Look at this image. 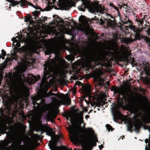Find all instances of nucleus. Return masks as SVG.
Returning a JSON list of instances; mask_svg holds the SVG:
<instances>
[{"mask_svg":"<svg viewBox=\"0 0 150 150\" xmlns=\"http://www.w3.org/2000/svg\"><path fill=\"white\" fill-rule=\"evenodd\" d=\"M112 91H114L115 94L118 93L123 96L122 98L118 103V104L114 107V114H113L114 120L116 121L117 118V116H121L120 108L122 107L123 105L132 112L138 115H140L143 110V108L141 106H137L136 100L133 96L131 94L128 93L130 89L128 88H120L118 87H112Z\"/></svg>","mask_w":150,"mask_h":150,"instance_id":"nucleus-1","label":"nucleus"},{"mask_svg":"<svg viewBox=\"0 0 150 150\" xmlns=\"http://www.w3.org/2000/svg\"><path fill=\"white\" fill-rule=\"evenodd\" d=\"M65 69L69 68V66H62ZM69 72L76 74L78 73H82L83 71H87L91 73L92 71V75L95 81L96 82L98 85L100 86L103 85L104 79L106 76L105 73H110L112 71V66H101V67L96 69L92 71L96 66H71Z\"/></svg>","mask_w":150,"mask_h":150,"instance_id":"nucleus-2","label":"nucleus"},{"mask_svg":"<svg viewBox=\"0 0 150 150\" xmlns=\"http://www.w3.org/2000/svg\"><path fill=\"white\" fill-rule=\"evenodd\" d=\"M54 96L55 97L51 98V99L54 105L57 106H59L61 104L69 105L71 104V99L68 97H66L62 99L61 100H58L56 97H59V95L56 93H52V91H50L48 92H41L38 93L36 96L31 98L32 100V104L34 105V108L37 109L45 102L44 99L45 97H48L50 96Z\"/></svg>","mask_w":150,"mask_h":150,"instance_id":"nucleus-3","label":"nucleus"},{"mask_svg":"<svg viewBox=\"0 0 150 150\" xmlns=\"http://www.w3.org/2000/svg\"><path fill=\"white\" fill-rule=\"evenodd\" d=\"M9 93L11 98L7 104L9 110L14 109L16 110L18 106V100L20 98H23V96L28 95L25 88L19 84L16 81L12 83L10 87Z\"/></svg>","mask_w":150,"mask_h":150,"instance_id":"nucleus-4","label":"nucleus"},{"mask_svg":"<svg viewBox=\"0 0 150 150\" xmlns=\"http://www.w3.org/2000/svg\"><path fill=\"white\" fill-rule=\"evenodd\" d=\"M70 130L72 134L71 137L72 142L76 144H84L85 148L88 150H91L92 147L96 145V143L93 141L86 140L85 135L83 134V132L80 128L74 129L71 127Z\"/></svg>","mask_w":150,"mask_h":150,"instance_id":"nucleus-5","label":"nucleus"},{"mask_svg":"<svg viewBox=\"0 0 150 150\" xmlns=\"http://www.w3.org/2000/svg\"><path fill=\"white\" fill-rule=\"evenodd\" d=\"M19 50L20 52L23 53V58L21 59V61L28 65L18 64L17 66H34L33 64L35 63L36 59L33 57V50L29 47L24 46L20 48Z\"/></svg>","mask_w":150,"mask_h":150,"instance_id":"nucleus-6","label":"nucleus"},{"mask_svg":"<svg viewBox=\"0 0 150 150\" xmlns=\"http://www.w3.org/2000/svg\"><path fill=\"white\" fill-rule=\"evenodd\" d=\"M110 54L112 57L110 58V60L113 61L117 62L118 58H120L121 59H124V62H126V66L131 64L132 66H137L135 64V62L134 58H131V56L129 57L128 55H127L125 57H123L121 55L122 52L118 48L114 50L113 53L111 51H110Z\"/></svg>","mask_w":150,"mask_h":150,"instance_id":"nucleus-7","label":"nucleus"},{"mask_svg":"<svg viewBox=\"0 0 150 150\" xmlns=\"http://www.w3.org/2000/svg\"><path fill=\"white\" fill-rule=\"evenodd\" d=\"M57 66H45L44 71V76L43 77L40 86L43 88L45 85L47 83L46 80L51 76H53L57 72V70L56 67Z\"/></svg>","mask_w":150,"mask_h":150,"instance_id":"nucleus-8","label":"nucleus"},{"mask_svg":"<svg viewBox=\"0 0 150 150\" xmlns=\"http://www.w3.org/2000/svg\"><path fill=\"white\" fill-rule=\"evenodd\" d=\"M54 3L56 0H52ZM58 1L60 3L61 6L64 10L66 11L69 10L72 6H75V3L71 0H59Z\"/></svg>","mask_w":150,"mask_h":150,"instance_id":"nucleus-9","label":"nucleus"},{"mask_svg":"<svg viewBox=\"0 0 150 150\" xmlns=\"http://www.w3.org/2000/svg\"><path fill=\"white\" fill-rule=\"evenodd\" d=\"M88 54L89 57L94 62H99V56L97 51L94 49H92L88 52Z\"/></svg>","mask_w":150,"mask_h":150,"instance_id":"nucleus-10","label":"nucleus"},{"mask_svg":"<svg viewBox=\"0 0 150 150\" xmlns=\"http://www.w3.org/2000/svg\"><path fill=\"white\" fill-rule=\"evenodd\" d=\"M28 66H16L15 71L13 72V74L15 77L21 78L22 73L25 72Z\"/></svg>","mask_w":150,"mask_h":150,"instance_id":"nucleus-11","label":"nucleus"},{"mask_svg":"<svg viewBox=\"0 0 150 150\" xmlns=\"http://www.w3.org/2000/svg\"><path fill=\"white\" fill-rule=\"evenodd\" d=\"M40 79V76H38V77L34 76L32 74H28V77L26 79L27 82L28 83V85L32 83H34L38 80Z\"/></svg>","mask_w":150,"mask_h":150,"instance_id":"nucleus-12","label":"nucleus"},{"mask_svg":"<svg viewBox=\"0 0 150 150\" xmlns=\"http://www.w3.org/2000/svg\"><path fill=\"white\" fill-rule=\"evenodd\" d=\"M40 131L41 134H42L44 132H46L47 135L51 137L52 138L54 134L53 129L49 127H44L41 129Z\"/></svg>","mask_w":150,"mask_h":150,"instance_id":"nucleus-13","label":"nucleus"},{"mask_svg":"<svg viewBox=\"0 0 150 150\" xmlns=\"http://www.w3.org/2000/svg\"><path fill=\"white\" fill-rule=\"evenodd\" d=\"M147 16L146 15H144V17L142 18H140L139 17L136 18L135 21H136V22H137L138 24L139 23V24L142 27H143L144 21H145L146 23L148 24L147 25H150L149 22L146 19V18H147Z\"/></svg>","mask_w":150,"mask_h":150,"instance_id":"nucleus-14","label":"nucleus"},{"mask_svg":"<svg viewBox=\"0 0 150 150\" xmlns=\"http://www.w3.org/2000/svg\"><path fill=\"white\" fill-rule=\"evenodd\" d=\"M49 145L50 148L51 149L52 148H54L53 150H71V149H68L65 146H62L61 147L60 146H56L54 143L52 142L49 144Z\"/></svg>","mask_w":150,"mask_h":150,"instance_id":"nucleus-15","label":"nucleus"},{"mask_svg":"<svg viewBox=\"0 0 150 150\" xmlns=\"http://www.w3.org/2000/svg\"><path fill=\"white\" fill-rule=\"evenodd\" d=\"M131 28L132 29L133 31L135 33V37L137 38V39L140 40V36L141 35L140 32L141 30L139 28L135 27L134 26L132 25L131 27Z\"/></svg>","mask_w":150,"mask_h":150,"instance_id":"nucleus-16","label":"nucleus"},{"mask_svg":"<svg viewBox=\"0 0 150 150\" xmlns=\"http://www.w3.org/2000/svg\"><path fill=\"white\" fill-rule=\"evenodd\" d=\"M83 93L87 96H89L91 93V86L88 84L83 86Z\"/></svg>","mask_w":150,"mask_h":150,"instance_id":"nucleus-17","label":"nucleus"},{"mask_svg":"<svg viewBox=\"0 0 150 150\" xmlns=\"http://www.w3.org/2000/svg\"><path fill=\"white\" fill-rule=\"evenodd\" d=\"M20 2V6L21 7H23L24 6H25L26 5L31 6L33 7H35L34 6L33 4L30 2H28L26 0H21L19 1Z\"/></svg>","mask_w":150,"mask_h":150,"instance_id":"nucleus-18","label":"nucleus"},{"mask_svg":"<svg viewBox=\"0 0 150 150\" xmlns=\"http://www.w3.org/2000/svg\"><path fill=\"white\" fill-rule=\"evenodd\" d=\"M139 67H137V69H138L139 68H142L141 67H143V69H144L143 71L145 72L147 75H150V66H137Z\"/></svg>","mask_w":150,"mask_h":150,"instance_id":"nucleus-19","label":"nucleus"},{"mask_svg":"<svg viewBox=\"0 0 150 150\" xmlns=\"http://www.w3.org/2000/svg\"><path fill=\"white\" fill-rule=\"evenodd\" d=\"M59 65L55 64L53 65H47L45 64H44L42 66H68L67 64H65L66 62L65 60L64 59H62L61 60H59Z\"/></svg>","mask_w":150,"mask_h":150,"instance_id":"nucleus-20","label":"nucleus"},{"mask_svg":"<svg viewBox=\"0 0 150 150\" xmlns=\"http://www.w3.org/2000/svg\"><path fill=\"white\" fill-rule=\"evenodd\" d=\"M83 117L82 115H78L76 120L79 125V127H81V125L83 122Z\"/></svg>","mask_w":150,"mask_h":150,"instance_id":"nucleus-21","label":"nucleus"},{"mask_svg":"<svg viewBox=\"0 0 150 150\" xmlns=\"http://www.w3.org/2000/svg\"><path fill=\"white\" fill-rule=\"evenodd\" d=\"M84 124V128H85V123H83ZM85 130L86 132V133H88L89 134L93 135L94 134V131L93 130V129L91 128H87L86 129H84Z\"/></svg>","mask_w":150,"mask_h":150,"instance_id":"nucleus-22","label":"nucleus"},{"mask_svg":"<svg viewBox=\"0 0 150 150\" xmlns=\"http://www.w3.org/2000/svg\"><path fill=\"white\" fill-rule=\"evenodd\" d=\"M141 39H144L146 42L148 43V46H150V39L149 37L141 35L140 36V40Z\"/></svg>","mask_w":150,"mask_h":150,"instance_id":"nucleus-23","label":"nucleus"},{"mask_svg":"<svg viewBox=\"0 0 150 150\" xmlns=\"http://www.w3.org/2000/svg\"><path fill=\"white\" fill-rule=\"evenodd\" d=\"M134 125L135 129L139 131L142 126V124L140 122L136 121L134 122Z\"/></svg>","mask_w":150,"mask_h":150,"instance_id":"nucleus-24","label":"nucleus"},{"mask_svg":"<svg viewBox=\"0 0 150 150\" xmlns=\"http://www.w3.org/2000/svg\"><path fill=\"white\" fill-rule=\"evenodd\" d=\"M125 21H122L121 20V21L123 24H126L129 23L130 24H132V22L129 19L128 16H125Z\"/></svg>","mask_w":150,"mask_h":150,"instance_id":"nucleus-25","label":"nucleus"},{"mask_svg":"<svg viewBox=\"0 0 150 150\" xmlns=\"http://www.w3.org/2000/svg\"><path fill=\"white\" fill-rule=\"evenodd\" d=\"M12 59L11 57H7L5 59L4 62L5 65H1L0 66H8L7 64H9L12 61Z\"/></svg>","mask_w":150,"mask_h":150,"instance_id":"nucleus-26","label":"nucleus"},{"mask_svg":"<svg viewBox=\"0 0 150 150\" xmlns=\"http://www.w3.org/2000/svg\"><path fill=\"white\" fill-rule=\"evenodd\" d=\"M52 50L51 48H47L46 49L45 52V53L47 54H52Z\"/></svg>","mask_w":150,"mask_h":150,"instance_id":"nucleus-27","label":"nucleus"},{"mask_svg":"<svg viewBox=\"0 0 150 150\" xmlns=\"http://www.w3.org/2000/svg\"><path fill=\"white\" fill-rule=\"evenodd\" d=\"M11 2V3L12 4V6L13 7L20 4L19 1H15L14 0H12Z\"/></svg>","mask_w":150,"mask_h":150,"instance_id":"nucleus-28","label":"nucleus"},{"mask_svg":"<svg viewBox=\"0 0 150 150\" xmlns=\"http://www.w3.org/2000/svg\"><path fill=\"white\" fill-rule=\"evenodd\" d=\"M85 18L84 16L83 15H81L79 17V21L81 23H83L85 21Z\"/></svg>","mask_w":150,"mask_h":150,"instance_id":"nucleus-29","label":"nucleus"},{"mask_svg":"<svg viewBox=\"0 0 150 150\" xmlns=\"http://www.w3.org/2000/svg\"><path fill=\"white\" fill-rule=\"evenodd\" d=\"M137 40H138L137 39V38H135H135L134 39H132L131 38H127V41L128 42L131 43Z\"/></svg>","mask_w":150,"mask_h":150,"instance_id":"nucleus-30","label":"nucleus"},{"mask_svg":"<svg viewBox=\"0 0 150 150\" xmlns=\"http://www.w3.org/2000/svg\"><path fill=\"white\" fill-rule=\"evenodd\" d=\"M17 34H18V36H16V38L15 37H13V38L12 39V40L13 42L14 43H16L17 42V40L16 39V38H19L20 37L19 36V32H18V33H17Z\"/></svg>","mask_w":150,"mask_h":150,"instance_id":"nucleus-31","label":"nucleus"},{"mask_svg":"<svg viewBox=\"0 0 150 150\" xmlns=\"http://www.w3.org/2000/svg\"><path fill=\"white\" fill-rule=\"evenodd\" d=\"M126 12L127 14L129 13H133V11L132 9L130 8V7L127 6V10H126Z\"/></svg>","mask_w":150,"mask_h":150,"instance_id":"nucleus-32","label":"nucleus"},{"mask_svg":"<svg viewBox=\"0 0 150 150\" xmlns=\"http://www.w3.org/2000/svg\"><path fill=\"white\" fill-rule=\"evenodd\" d=\"M49 117L51 120H52L53 119L56 117V115L53 113H52L49 115Z\"/></svg>","mask_w":150,"mask_h":150,"instance_id":"nucleus-33","label":"nucleus"},{"mask_svg":"<svg viewBox=\"0 0 150 150\" xmlns=\"http://www.w3.org/2000/svg\"><path fill=\"white\" fill-rule=\"evenodd\" d=\"M40 13V11H35L34 13H33V15L35 17H37Z\"/></svg>","mask_w":150,"mask_h":150,"instance_id":"nucleus-34","label":"nucleus"},{"mask_svg":"<svg viewBox=\"0 0 150 150\" xmlns=\"http://www.w3.org/2000/svg\"><path fill=\"white\" fill-rule=\"evenodd\" d=\"M106 127L107 129L109 130H112V127L109 124H107L106 125Z\"/></svg>","mask_w":150,"mask_h":150,"instance_id":"nucleus-35","label":"nucleus"},{"mask_svg":"<svg viewBox=\"0 0 150 150\" xmlns=\"http://www.w3.org/2000/svg\"><path fill=\"white\" fill-rule=\"evenodd\" d=\"M33 137L35 140L37 141L39 138L40 136L38 134H35L34 135Z\"/></svg>","mask_w":150,"mask_h":150,"instance_id":"nucleus-36","label":"nucleus"},{"mask_svg":"<svg viewBox=\"0 0 150 150\" xmlns=\"http://www.w3.org/2000/svg\"><path fill=\"white\" fill-rule=\"evenodd\" d=\"M76 86L75 85H74V87L72 88V92L73 93V94H74L76 91V88L75 87Z\"/></svg>","mask_w":150,"mask_h":150,"instance_id":"nucleus-37","label":"nucleus"},{"mask_svg":"<svg viewBox=\"0 0 150 150\" xmlns=\"http://www.w3.org/2000/svg\"><path fill=\"white\" fill-rule=\"evenodd\" d=\"M143 27H142L143 29H147V28H146V27H148V28H150V25H147L146 23L144 24H143Z\"/></svg>","mask_w":150,"mask_h":150,"instance_id":"nucleus-38","label":"nucleus"},{"mask_svg":"<svg viewBox=\"0 0 150 150\" xmlns=\"http://www.w3.org/2000/svg\"><path fill=\"white\" fill-rule=\"evenodd\" d=\"M8 144H6V145L5 144H2L1 146V148L3 150L5 149L6 147L7 146Z\"/></svg>","mask_w":150,"mask_h":150,"instance_id":"nucleus-39","label":"nucleus"},{"mask_svg":"<svg viewBox=\"0 0 150 150\" xmlns=\"http://www.w3.org/2000/svg\"><path fill=\"white\" fill-rule=\"evenodd\" d=\"M133 124L132 123L130 124L129 128V129H128L131 132H132V130H131V129L132 128L133 126Z\"/></svg>","mask_w":150,"mask_h":150,"instance_id":"nucleus-40","label":"nucleus"},{"mask_svg":"<svg viewBox=\"0 0 150 150\" xmlns=\"http://www.w3.org/2000/svg\"><path fill=\"white\" fill-rule=\"evenodd\" d=\"M147 30L146 31L147 34L150 36V28H148L147 29Z\"/></svg>","mask_w":150,"mask_h":150,"instance_id":"nucleus-41","label":"nucleus"},{"mask_svg":"<svg viewBox=\"0 0 150 150\" xmlns=\"http://www.w3.org/2000/svg\"><path fill=\"white\" fill-rule=\"evenodd\" d=\"M1 52H2V55H3L4 56H5L6 55V52L4 50H3V49L2 50Z\"/></svg>","mask_w":150,"mask_h":150,"instance_id":"nucleus-42","label":"nucleus"},{"mask_svg":"<svg viewBox=\"0 0 150 150\" xmlns=\"http://www.w3.org/2000/svg\"><path fill=\"white\" fill-rule=\"evenodd\" d=\"M100 21L99 24L101 25H103L105 23V21L102 18L100 19Z\"/></svg>","mask_w":150,"mask_h":150,"instance_id":"nucleus-43","label":"nucleus"},{"mask_svg":"<svg viewBox=\"0 0 150 150\" xmlns=\"http://www.w3.org/2000/svg\"><path fill=\"white\" fill-rule=\"evenodd\" d=\"M53 18H56L58 19L59 20H61V18H59V16L57 15H53Z\"/></svg>","mask_w":150,"mask_h":150,"instance_id":"nucleus-44","label":"nucleus"},{"mask_svg":"<svg viewBox=\"0 0 150 150\" xmlns=\"http://www.w3.org/2000/svg\"><path fill=\"white\" fill-rule=\"evenodd\" d=\"M25 128H26V127L23 126L22 127V130L23 133H25Z\"/></svg>","mask_w":150,"mask_h":150,"instance_id":"nucleus-45","label":"nucleus"},{"mask_svg":"<svg viewBox=\"0 0 150 150\" xmlns=\"http://www.w3.org/2000/svg\"><path fill=\"white\" fill-rule=\"evenodd\" d=\"M21 44L20 43L17 42H16V46L14 48H15L16 47H19L21 46Z\"/></svg>","mask_w":150,"mask_h":150,"instance_id":"nucleus-46","label":"nucleus"},{"mask_svg":"<svg viewBox=\"0 0 150 150\" xmlns=\"http://www.w3.org/2000/svg\"><path fill=\"white\" fill-rule=\"evenodd\" d=\"M119 13V15L120 14V12L119 11V8L117 7H116L115 6L113 7Z\"/></svg>","mask_w":150,"mask_h":150,"instance_id":"nucleus-47","label":"nucleus"},{"mask_svg":"<svg viewBox=\"0 0 150 150\" xmlns=\"http://www.w3.org/2000/svg\"><path fill=\"white\" fill-rule=\"evenodd\" d=\"M143 66H149V63L148 62H144L143 63Z\"/></svg>","mask_w":150,"mask_h":150,"instance_id":"nucleus-48","label":"nucleus"},{"mask_svg":"<svg viewBox=\"0 0 150 150\" xmlns=\"http://www.w3.org/2000/svg\"><path fill=\"white\" fill-rule=\"evenodd\" d=\"M25 17L26 18L25 19V22H28L30 20V18L28 17L27 16H26Z\"/></svg>","mask_w":150,"mask_h":150,"instance_id":"nucleus-49","label":"nucleus"},{"mask_svg":"<svg viewBox=\"0 0 150 150\" xmlns=\"http://www.w3.org/2000/svg\"><path fill=\"white\" fill-rule=\"evenodd\" d=\"M18 144H19V146L20 147H23L24 146L23 145H21L20 144H21V140H19L18 142Z\"/></svg>","mask_w":150,"mask_h":150,"instance_id":"nucleus-50","label":"nucleus"},{"mask_svg":"<svg viewBox=\"0 0 150 150\" xmlns=\"http://www.w3.org/2000/svg\"><path fill=\"white\" fill-rule=\"evenodd\" d=\"M92 19L96 21H99L98 18H97V17L96 16H95L94 18H92Z\"/></svg>","mask_w":150,"mask_h":150,"instance_id":"nucleus-51","label":"nucleus"},{"mask_svg":"<svg viewBox=\"0 0 150 150\" xmlns=\"http://www.w3.org/2000/svg\"><path fill=\"white\" fill-rule=\"evenodd\" d=\"M22 116V117L23 118V119L24 120H26V117L25 115H23Z\"/></svg>","mask_w":150,"mask_h":150,"instance_id":"nucleus-52","label":"nucleus"},{"mask_svg":"<svg viewBox=\"0 0 150 150\" xmlns=\"http://www.w3.org/2000/svg\"><path fill=\"white\" fill-rule=\"evenodd\" d=\"M106 14L107 15V16H110L111 18H113L114 20L115 19V18H113L111 15H110L109 14H108V13H106Z\"/></svg>","mask_w":150,"mask_h":150,"instance_id":"nucleus-53","label":"nucleus"},{"mask_svg":"<svg viewBox=\"0 0 150 150\" xmlns=\"http://www.w3.org/2000/svg\"><path fill=\"white\" fill-rule=\"evenodd\" d=\"M109 6L112 7H113L114 6H115L112 3H110Z\"/></svg>","mask_w":150,"mask_h":150,"instance_id":"nucleus-54","label":"nucleus"},{"mask_svg":"<svg viewBox=\"0 0 150 150\" xmlns=\"http://www.w3.org/2000/svg\"><path fill=\"white\" fill-rule=\"evenodd\" d=\"M139 90H140V91H142L143 93H144V92H145V91H144V89L143 88H140Z\"/></svg>","mask_w":150,"mask_h":150,"instance_id":"nucleus-55","label":"nucleus"},{"mask_svg":"<svg viewBox=\"0 0 150 150\" xmlns=\"http://www.w3.org/2000/svg\"><path fill=\"white\" fill-rule=\"evenodd\" d=\"M3 55H0V59L2 58L3 59H5Z\"/></svg>","mask_w":150,"mask_h":150,"instance_id":"nucleus-56","label":"nucleus"},{"mask_svg":"<svg viewBox=\"0 0 150 150\" xmlns=\"http://www.w3.org/2000/svg\"><path fill=\"white\" fill-rule=\"evenodd\" d=\"M103 146L102 145H101L100 146H99V149H102V148H103Z\"/></svg>","mask_w":150,"mask_h":150,"instance_id":"nucleus-57","label":"nucleus"},{"mask_svg":"<svg viewBox=\"0 0 150 150\" xmlns=\"http://www.w3.org/2000/svg\"><path fill=\"white\" fill-rule=\"evenodd\" d=\"M40 129L39 128H37L36 129V131L37 132H38L40 130Z\"/></svg>","mask_w":150,"mask_h":150,"instance_id":"nucleus-58","label":"nucleus"},{"mask_svg":"<svg viewBox=\"0 0 150 150\" xmlns=\"http://www.w3.org/2000/svg\"><path fill=\"white\" fill-rule=\"evenodd\" d=\"M47 17H45V16L44 17V21H43L45 22V20L46 19H47Z\"/></svg>","mask_w":150,"mask_h":150,"instance_id":"nucleus-59","label":"nucleus"},{"mask_svg":"<svg viewBox=\"0 0 150 150\" xmlns=\"http://www.w3.org/2000/svg\"><path fill=\"white\" fill-rule=\"evenodd\" d=\"M6 1H7L8 2L10 3H11V2L12 1V0H6Z\"/></svg>","mask_w":150,"mask_h":150,"instance_id":"nucleus-60","label":"nucleus"},{"mask_svg":"<svg viewBox=\"0 0 150 150\" xmlns=\"http://www.w3.org/2000/svg\"><path fill=\"white\" fill-rule=\"evenodd\" d=\"M100 66H112V65L111 64L110 65H103L102 64H101Z\"/></svg>","mask_w":150,"mask_h":150,"instance_id":"nucleus-61","label":"nucleus"},{"mask_svg":"<svg viewBox=\"0 0 150 150\" xmlns=\"http://www.w3.org/2000/svg\"><path fill=\"white\" fill-rule=\"evenodd\" d=\"M36 8L38 9H40V10H42L41 8L39 7H37V8Z\"/></svg>","mask_w":150,"mask_h":150,"instance_id":"nucleus-62","label":"nucleus"},{"mask_svg":"<svg viewBox=\"0 0 150 150\" xmlns=\"http://www.w3.org/2000/svg\"><path fill=\"white\" fill-rule=\"evenodd\" d=\"M62 22V23H64V21L63 20V19H61V20H60Z\"/></svg>","mask_w":150,"mask_h":150,"instance_id":"nucleus-63","label":"nucleus"},{"mask_svg":"<svg viewBox=\"0 0 150 150\" xmlns=\"http://www.w3.org/2000/svg\"><path fill=\"white\" fill-rule=\"evenodd\" d=\"M1 67H2V68H3V69H4V68H6V66H1Z\"/></svg>","mask_w":150,"mask_h":150,"instance_id":"nucleus-64","label":"nucleus"}]
</instances>
